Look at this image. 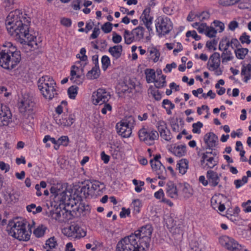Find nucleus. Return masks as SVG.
Here are the masks:
<instances>
[{
  "mask_svg": "<svg viewBox=\"0 0 251 251\" xmlns=\"http://www.w3.org/2000/svg\"><path fill=\"white\" fill-rule=\"evenodd\" d=\"M150 8H146L140 17V19L143 22L149 32L152 31L151 26L152 24V18L150 16Z\"/></svg>",
  "mask_w": 251,
  "mask_h": 251,
  "instance_id": "aec40b11",
  "label": "nucleus"
},
{
  "mask_svg": "<svg viewBox=\"0 0 251 251\" xmlns=\"http://www.w3.org/2000/svg\"><path fill=\"white\" fill-rule=\"evenodd\" d=\"M248 177L246 176H244L242 177V180L237 179L234 181V184L236 186V188H240L241 186L246 183L248 182Z\"/></svg>",
  "mask_w": 251,
  "mask_h": 251,
  "instance_id": "3c124183",
  "label": "nucleus"
},
{
  "mask_svg": "<svg viewBox=\"0 0 251 251\" xmlns=\"http://www.w3.org/2000/svg\"><path fill=\"white\" fill-rule=\"evenodd\" d=\"M78 87L76 86H72L68 89V94L70 98L75 99L77 94L78 90Z\"/></svg>",
  "mask_w": 251,
  "mask_h": 251,
  "instance_id": "c03bdc74",
  "label": "nucleus"
},
{
  "mask_svg": "<svg viewBox=\"0 0 251 251\" xmlns=\"http://www.w3.org/2000/svg\"><path fill=\"white\" fill-rule=\"evenodd\" d=\"M4 198L8 203H15L19 200V195L15 192L6 193L4 195Z\"/></svg>",
  "mask_w": 251,
  "mask_h": 251,
  "instance_id": "c85d7f7f",
  "label": "nucleus"
},
{
  "mask_svg": "<svg viewBox=\"0 0 251 251\" xmlns=\"http://www.w3.org/2000/svg\"><path fill=\"white\" fill-rule=\"evenodd\" d=\"M66 189L63 190L62 185H57L52 186L50 189L51 197L55 202H60L59 206H64L65 202L67 201L68 196L66 195Z\"/></svg>",
  "mask_w": 251,
  "mask_h": 251,
  "instance_id": "0eeeda50",
  "label": "nucleus"
},
{
  "mask_svg": "<svg viewBox=\"0 0 251 251\" xmlns=\"http://www.w3.org/2000/svg\"><path fill=\"white\" fill-rule=\"evenodd\" d=\"M176 64L175 62H173L171 64H168L166 65V67L164 69L163 71L166 72H170L172 71V68H176Z\"/></svg>",
  "mask_w": 251,
  "mask_h": 251,
  "instance_id": "338daca9",
  "label": "nucleus"
},
{
  "mask_svg": "<svg viewBox=\"0 0 251 251\" xmlns=\"http://www.w3.org/2000/svg\"><path fill=\"white\" fill-rule=\"evenodd\" d=\"M22 16L15 15L10 12L6 18L5 24L9 34L21 44H24L34 49L38 48V45L34 40L36 38L29 33L28 25L23 23L25 20Z\"/></svg>",
  "mask_w": 251,
  "mask_h": 251,
  "instance_id": "f03ea898",
  "label": "nucleus"
},
{
  "mask_svg": "<svg viewBox=\"0 0 251 251\" xmlns=\"http://www.w3.org/2000/svg\"><path fill=\"white\" fill-rule=\"evenodd\" d=\"M241 75L245 76L244 81L247 82L251 78V64L242 65Z\"/></svg>",
  "mask_w": 251,
  "mask_h": 251,
  "instance_id": "bb28decb",
  "label": "nucleus"
},
{
  "mask_svg": "<svg viewBox=\"0 0 251 251\" xmlns=\"http://www.w3.org/2000/svg\"><path fill=\"white\" fill-rule=\"evenodd\" d=\"M68 236H75V238H81L86 235V232L78 225H72L67 229Z\"/></svg>",
  "mask_w": 251,
  "mask_h": 251,
  "instance_id": "dca6fc26",
  "label": "nucleus"
},
{
  "mask_svg": "<svg viewBox=\"0 0 251 251\" xmlns=\"http://www.w3.org/2000/svg\"><path fill=\"white\" fill-rule=\"evenodd\" d=\"M217 165V161L215 160L214 157H209L206 160V163L205 164V166H207L208 168L210 169L213 168Z\"/></svg>",
  "mask_w": 251,
  "mask_h": 251,
  "instance_id": "8fccbe9b",
  "label": "nucleus"
},
{
  "mask_svg": "<svg viewBox=\"0 0 251 251\" xmlns=\"http://www.w3.org/2000/svg\"><path fill=\"white\" fill-rule=\"evenodd\" d=\"M238 26L239 24L237 21H232L229 23L228 28L230 30L234 31L236 28L238 27Z\"/></svg>",
  "mask_w": 251,
  "mask_h": 251,
  "instance_id": "e2e57ef3",
  "label": "nucleus"
},
{
  "mask_svg": "<svg viewBox=\"0 0 251 251\" xmlns=\"http://www.w3.org/2000/svg\"><path fill=\"white\" fill-rule=\"evenodd\" d=\"M124 36L125 43L126 44H130L135 41L132 31L130 32L126 29L125 30Z\"/></svg>",
  "mask_w": 251,
  "mask_h": 251,
  "instance_id": "58836bf2",
  "label": "nucleus"
},
{
  "mask_svg": "<svg viewBox=\"0 0 251 251\" xmlns=\"http://www.w3.org/2000/svg\"><path fill=\"white\" fill-rule=\"evenodd\" d=\"M116 129L118 133L124 138L129 137L132 133V128L122 122L116 125Z\"/></svg>",
  "mask_w": 251,
  "mask_h": 251,
  "instance_id": "f3484780",
  "label": "nucleus"
},
{
  "mask_svg": "<svg viewBox=\"0 0 251 251\" xmlns=\"http://www.w3.org/2000/svg\"><path fill=\"white\" fill-rule=\"evenodd\" d=\"M203 140L207 146L206 149L212 150L217 146L218 138L213 132H209L204 135Z\"/></svg>",
  "mask_w": 251,
  "mask_h": 251,
  "instance_id": "2eb2a0df",
  "label": "nucleus"
},
{
  "mask_svg": "<svg viewBox=\"0 0 251 251\" xmlns=\"http://www.w3.org/2000/svg\"><path fill=\"white\" fill-rule=\"evenodd\" d=\"M147 81L150 83L151 80H154L155 77V72L153 69H147L145 70Z\"/></svg>",
  "mask_w": 251,
  "mask_h": 251,
  "instance_id": "a19ab883",
  "label": "nucleus"
},
{
  "mask_svg": "<svg viewBox=\"0 0 251 251\" xmlns=\"http://www.w3.org/2000/svg\"><path fill=\"white\" fill-rule=\"evenodd\" d=\"M132 205L134 209V212L138 213L142 206L141 201L139 199L134 200L132 202Z\"/></svg>",
  "mask_w": 251,
  "mask_h": 251,
  "instance_id": "a18cd8bd",
  "label": "nucleus"
},
{
  "mask_svg": "<svg viewBox=\"0 0 251 251\" xmlns=\"http://www.w3.org/2000/svg\"><path fill=\"white\" fill-rule=\"evenodd\" d=\"M144 28L138 26L132 30V34L133 35L135 41H140L144 38Z\"/></svg>",
  "mask_w": 251,
  "mask_h": 251,
  "instance_id": "cd10ccee",
  "label": "nucleus"
},
{
  "mask_svg": "<svg viewBox=\"0 0 251 251\" xmlns=\"http://www.w3.org/2000/svg\"><path fill=\"white\" fill-rule=\"evenodd\" d=\"M74 209L76 211L77 214L79 213L78 216H80L81 214L84 215L90 212V206L88 204L85 205L82 202H79L78 206H76Z\"/></svg>",
  "mask_w": 251,
  "mask_h": 251,
  "instance_id": "393cba45",
  "label": "nucleus"
},
{
  "mask_svg": "<svg viewBox=\"0 0 251 251\" xmlns=\"http://www.w3.org/2000/svg\"><path fill=\"white\" fill-rule=\"evenodd\" d=\"M57 246V240L54 237H51L46 241L44 248L46 249L51 250L55 248Z\"/></svg>",
  "mask_w": 251,
  "mask_h": 251,
  "instance_id": "e433bc0d",
  "label": "nucleus"
},
{
  "mask_svg": "<svg viewBox=\"0 0 251 251\" xmlns=\"http://www.w3.org/2000/svg\"><path fill=\"white\" fill-rule=\"evenodd\" d=\"M152 170L158 175V178L160 179H165L166 177V170L165 167L162 164L161 162H153L150 160Z\"/></svg>",
  "mask_w": 251,
  "mask_h": 251,
  "instance_id": "ddd939ff",
  "label": "nucleus"
},
{
  "mask_svg": "<svg viewBox=\"0 0 251 251\" xmlns=\"http://www.w3.org/2000/svg\"><path fill=\"white\" fill-rule=\"evenodd\" d=\"M166 193L171 198L177 199L178 197V191L176 185L172 181L167 183Z\"/></svg>",
  "mask_w": 251,
  "mask_h": 251,
  "instance_id": "4be33fe9",
  "label": "nucleus"
},
{
  "mask_svg": "<svg viewBox=\"0 0 251 251\" xmlns=\"http://www.w3.org/2000/svg\"><path fill=\"white\" fill-rule=\"evenodd\" d=\"M221 64L220 55L215 52L209 57L207 62V68L209 70H214L219 68Z\"/></svg>",
  "mask_w": 251,
  "mask_h": 251,
  "instance_id": "4468645a",
  "label": "nucleus"
},
{
  "mask_svg": "<svg viewBox=\"0 0 251 251\" xmlns=\"http://www.w3.org/2000/svg\"><path fill=\"white\" fill-rule=\"evenodd\" d=\"M157 126L159 133L167 129L166 123L163 121H159L157 124Z\"/></svg>",
  "mask_w": 251,
  "mask_h": 251,
  "instance_id": "864d4df0",
  "label": "nucleus"
},
{
  "mask_svg": "<svg viewBox=\"0 0 251 251\" xmlns=\"http://www.w3.org/2000/svg\"><path fill=\"white\" fill-rule=\"evenodd\" d=\"M156 32L159 36L168 34L173 28L170 20L167 18L158 17L155 20Z\"/></svg>",
  "mask_w": 251,
  "mask_h": 251,
  "instance_id": "6e6552de",
  "label": "nucleus"
},
{
  "mask_svg": "<svg viewBox=\"0 0 251 251\" xmlns=\"http://www.w3.org/2000/svg\"><path fill=\"white\" fill-rule=\"evenodd\" d=\"M162 105L164 108L165 106H167L169 109H174L175 108V104L172 103V102L168 99L163 100Z\"/></svg>",
  "mask_w": 251,
  "mask_h": 251,
  "instance_id": "0e129e2a",
  "label": "nucleus"
},
{
  "mask_svg": "<svg viewBox=\"0 0 251 251\" xmlns=\"http://www.w3.org/2000/svg\"><path fill=\"white\" fill-rule=\"evenodd\" d=\"M102 184L98 181H85L81 187L80 192L84 198H87L89 196H93L95 194V191L100 189V186Z\"/></svg>",
  "mask_w": 251,
  "mask_h": 251,
  "instance_id": "423d86ee",
  "label": "nucleus"
},
{
  "mask_svg": "<svg viewBox=\"0 0 251 251\" xmlns=\"http://www.w3.org/2000/svg\"><path fill=\"white\" fill-rule=\"evenodd\" d=\"M26 222L16 219L9 222L7 226L8 234L20 241H27L30 239V234L26 230Z\"/></svg>",
  "mask_w": 251,
  "mask_h": 251,
  "instance_id": "20e7f679",
  "label": "nucleus"
},
{
  "mask_svg": "<svg viewBox=\"0 0 251 251\" xmlns=\"http://www.w3.org/2000/svg\"><path fill=\"white\" fill-rule=\"evenodd\" d=\"M12 117V114L5 105H0V126L8 125Z\"/></svg>",
  "mask_w": 251,
  "mask_h": 251,
  "instance_id": "f8f14e48",
  "label": "nucleus"
},
{
  "mask_svg": "<svg viewBox=\"0 0 251 251\" xmlns=\"http://www.w3.org/2000/svg\"><path fill=\"white\" fill-rule=\"evenodd\" d=\"M112 41L114 43L118 44L121 42L122 37L120 35L117 34L116 32H113Z\"/></svg>",
  "mask_w": 251,
  "mask_h": 251,
  "instance_id": "774afa93",
  "label": "nucleus"
},
{
  "mask_svg": "<svg viewBox=\"0 0 251 251\" xmlns=\"http://www.w3.org/2000/svg\"><path fill=\"white\" fill-rule=\"evenodd\" d=\"M139 137L141 141L146 144L151 145L154 140L158 138V133L155 130H148L145 128L141 129L138 132Z\"/></svg>",
  "mask_w": 251,
  "mask_h": 251,
  "instance_id": "1a4fd4ad",
  "label": "nucleus"
},
{
  "mask_svg": "<svg viewBox=\"0 0 251 251\" xmlns=\"http://www.w3.org/2000/svg\"><path fill=\"white\" fill-rule=\"evenodd\" d=\"M122 51L123 48L121 45L114 46L110 47L108 49L109 52L116 59L120 57L122 55Z\"/></svg>",
  "mask_w": 251,
  "mask_h": 251,
  "instance_id": "a878e982",
  "label": "nucleus"
},
{
  "mask_svg": "<svg viewBox=\"0 0 251 251\" xmlns=\"http://www.w3.org/2000/svg\"><path fill=\"white\" fill-rule=\"evenodd\" d=\"M206 177L208 179V183L213 187L217 186L220 181V178L218 174L211 170L208 171L206 173Z\"/></svg>",
  "mask_w": 251,
  "mask_h": 251,
  "instance_id": "412c9836",
  "label": "nucleus"
},
{
  "mask_svg": "<svg viewBox=\"0 0 251 251\" xmlns=\"http://www.w3.org/2000/svg\"><path fill=\"white\" fill-rule=\"evenodd\" d=\"M153 228L151 225L142 226L134 233L122 238L116 251H146L149 249Z\"/></svg>",
  "mask_w": 251,
  "mask_h": 251,
  "instance_id": "f257e3e1",
  "label": "nucleus"
},
{
  "mask_svg": "<svg viewBox=\"0 0 251 251\" xmlns=\"http://www.w3.org/2000/svg\"><path fill=\"white\" fill-rule=\"evenodd\" d=\"M100 72L99 66H94L87 73L86 77L90 79H96L99 77Z\"/></svg>",
  "mask_w": 251,
  "mask_h": 251,
  "instance_id": "72a5a7b5",
  "label": "nucleus"
},
{
  "mask_svg": "<svg viewBox=\"0 0 251 251\" xmlns=\"http://www.w3.org/2000/svg\"><path fill=\"white\" fill-rule=\"evenodd\" d=\"M75 118L74 115H69V117H63L61 119H59L57 123L63 126H70L75 122Z\"/></svg>",
  "mask_w": 251,
  "mask_h": 251,
  "instance_id": "b1692460",
  "label": "nucleus"
},
{
  "mask_svg": "<svg viewBox=\"0 0 251 251\" xmlns=\"http://www.w3.org/2000/svg\"><path fill=\"white\" fill-rule=\"evenodd\" d=\"M149 52L151 57L152 58L153 62H157L160 56V52L157 50V49L155 48H151L149 50Z\"/></svg>",
  "mask_w": 251,
  "mask_h": 251,
  "instance_id": "79ce46f5",
  "label": "nucleus"
},
{
  "mask_svg": "<svg viewBox=\"0 0 251 251\" xmlns=\"http://www.w3.org/2000/svg\"><path fill=\"white\" fill-rule=\"evenodd\" d=\"M32 123L28 122L27 119H25L23 122L22 127L24 129L28 131L32 129Z\"/></svg>",
  "mask_w": 251,
  "mask_h": 251,
  "instance_id": "bf43d9fd",
  "label": "nucleus"
},
{
  "mask_svg": "<svg viewBox=\"0 0 251 251\" xmlns=\"http://www.w3.org/2000/svg\"><path fill=\"white\" fill-rule=\"evenodd\" d=\"M249 50L247 48L240 47L234 50L236 57L239 59H244L248 54Z\"/></svg>",
  "mask_w": 251,
  "mask_h": 251,
  "instance_id": "f704fd0d",
  "label": "nucleus"
},
{
  "mask_svg": "<svg viewBox=\"0 0 251 251\" xmlns=\"http://www.w3.org/2000/svg\"><path fill=\"white\" fill-rule=\"evenodd\" d=\"M221 2L220 4L224 5H233L234 4H236L237 3L241 2H243V0H226L225 1L223 2L222 0H220Z\"/></svg>",
  "mask_w": 251,
  "mask_h": 251,
  "instance_id": "4d7b16f0",
  "label": "nucleus"
},
{
  "mask_svg": "<svg viewBox=\"0 0 251 251\" xmlns=\"http://www.w3.org/2000/svg\"><path fill=\"white\" fill-rule=\"evenodd\" d=\"M62 222H67L74 218L78 216V214L74 209L71 210V208H68L65 206H62Z\"/></svg>",
  "mask_w": 251,
  "mask_h": 251,
  "instance_id": "a211bd4d",
  "label": "nucleus"
},
{
  "mask_svg": "<svg viewBox=\"0 0 251 251\" xmlns=\"http://www.w3.org/2000/svg\"><path fill=\"white\" fill-rule=\"evenodd\" d=\"M202 126L203 124L200 122H198L196 123H194L192 125L193 132L194 133H200L201 132L200 129L202 127Z\"/></svg>",
  "mask_w": 251,
  "mask_h": 251,
  "instance_id": "603ef678",
  "label": "nucleus"
},
{
  "mask_svg": "<svg viewBox=\"0 0 251 251\" xmlns=\"http://www.w3.org/2000/svg\"><path fill=\"white\" fill-rule=\"evenodd\" d=\"M46 229V226L41 225L34 230L33 234L36 237H41L45 234Z\"/></svg>",
  "mask_w": 251,
  "mask_h": 251,
  "instance_id": "ea45409f",
  "label": "nucleus"
},
{
  "mask_svg": "<svg viewBox=\"0 0 251 251\" xmlns=\"http://www.w3.org/2000/svg\"><path fill=\"white\" fill-rule=\"evenodd\" d=\"M221 57L223 63L230 61L233 58L231 51L228 49H226V48L223 49V52L222 53Z\"/></svg>",
  "mask_w": 251,
  "mask_h": 251,
  "instance_id": "c9c22d12",
  "label": "nucleus"
},
{
  "mask_svg": "<svg viewBox=\"0 0 251 251\" xmlns=\"http://www.w3.org/2000/svg\"><path fill=\"white\" fill-rule=\"evenodd\" d=\"M9 48L0 50V66L6 69H13L21 61L20 51L10 43H8Z\"/></svg>",
  "mask_w": 251,
  "mask_h": 251,
  "instance_id": "7ed1b4c3",
  "label": "nucleus"
},
{
  "mask_svg": "<svg viewBox=\"0 0 251 251\" xmlns=\"http://www.w3.org/2000/svg\"><path fill=\"white\" fill-rule=\"evenodd\" d=\"M34 103L28 100H25L22 101L20 106V110L21 112L26 111H31L34 107Z\"/></svg>",
  "mask_w": 251,
  "mask_h": 251,
  "instance_id": "2f4dec72",
  "label": "nucleus"
},
{
  "mask_svg": "<svg viewBox=\"0 0 251 251\" xmlns=\"http://www.w3.org/2000/svg\"><path fill=\"white\" fill-rule=\"evenodd\" d=\"M112 24L109 22L105 23L102 26L101 29L105 33H109L112 30Z\"/></svg>",
  "mask_w": 251,
  "mask_h": 251,
  "instance_id": "6e6d98bb",
  "label": "nucleus"
},
{
  "mask_svg": "<svg viewBox=\"0 0 251 251\" xmlns=\"http://www.w3.org/2000/svg\"><path fill=\"white\" fill-rule=\"evenodd\" d=\"M217 30L212 26H208L206 28L205 34L209 38H213L216 36Z\"/></svg>",
  "mask_w": 251,
  "mask_h": 251,
  "instance_id": "49530a36",
  "label": "nucleus"
},
{
  "mask_svg": "<svg viewBox=\"0 0 251 251\" xmlns=\"http://www.w3.org/2000/svg\"><path fill=\"white\" fill-rule=\"evenodd\" d=\"M177 168H178L180 173L182 175L185 174L188 168V161L186 159L180 160L177 164Z\"/></svg>",
  "mask_w": 251,
  "mask_h": 251,
  "instance_id": "473e14b6",
  "label": "nucleus"
},
{
  "mask_svg": "<svg viewBox=\"0 0 251 251\" xmlns=\"http://www.w3.org/2000/svg\"><path fill=\"white\" fill-rule=\"evenodd\" d=\"M121 122L124 123L125 125H126L129 127H131V128H132V127L134 126V125H135V121L134 118L132 116H130L126 117L125 119H124Z\"/></svg>",
  "mask_w": 251,
  "mask_h": 251,
  "instance_id": "37998d69",
  "label": "nucleus"
},
{
  "mask_svg": "<svg viewBox=\"0 0 251 251\" xmlns=\"http://www.w3.org/2000/svg\"><path fill=\"white\" fill-rule=\"evenodd\" d=\"M59 207V208H56L54 211H50V216L52 219L58 221L60 222H62V206L60 205Z\"/></svg>",
  "mask_w": 251,
  "mask_h": 251,
  "instance_id": "7c9ffc66",
  "label": "nucleus"
},
{
  "mask_svg": "<svg viewBox=\"0 0 251 251\" xmlns=\"http://www.w3.org/2000/svg\"><path fill=\"white\" fill-rule=\"evenodd\" d=\"M160 136L166 141H169L171 139V132L169 130L166 129L164 131L160 132Z\"/></svg>",
  "mask_w": 251,
  "mask_h": 251,
  "instance_id": "5fc2aeb1",
  "label": "nucleus"
},
{
  "mask_svg": "<svg viewBox=\"0 0 251 251\" xmlns=\"http://www.w3.org/2000/svg\"><path fill=\"white\" fill-rule=\"evenodd\" d=\"M220 244L226 249L232 251H240L242 249L241 245L239 244L233 238L227 236H223L219 238Z\"/></svg>",
  "mask_w": 251,
  "mask_h": 251,
  "instance_id": "9b49d317",
  "label": "nucleus"
},
{
  "mask_svg": "<svg viewBox=\"0 0 251 251\" xmlns=\"http://www.w3.org/2000/svg\"><path fill=\"white\" fill-rule=\"evenodd\" d=\"M186 147L185 145H178L174 147H171L170 151L176 156L180 157L185 155L186 152Z\"/></svg>",
  "mask_w": 251,
  "mask_h": 251,
  "instance_id": "5701e85b",
  "label": "nucleus"
},
{
  "mask_svg": "<svg viewBox=\"0 0 251 251\" xmlns=\"http://www.w3.org/2000/svg\"><path fill=\"white\" fill-rule=\"evenodd\" d=\"M166 76L162 75L159 79H154L153 82L155 83V86L157 88L164 87L166 85Z\"/></svg>",
  "mask_w": 251,
  "mask_h": 251,
  "instance_id": "4c0bfd02",
  "label": "nucleus"
},
{
  "mask_svg": "<svg viewBox=\"0 0 251 251\" xmlns=\"http://www.w3.org/2000/svg\"><path fill=\"white\" fill-rule=\"evenodd\" d=\"M80 54L82 55L80 56L79 54H77L76 57L79 58L80 60L85 61L87 60V56L85 55L86 50L85 48H81L80 51Z\"/></svg>",
  "mask_w": 251,
  "mask_h": 251,
  "instance_id": "680f3d73",
  "label": "nucleus"
},
{
  "mask_svg": "<svg viewBox=\"0 0 251 251\" xmlns=\"http://www.w3.org/2000/svg\"><path fill=\"white\" fill-rule=\"evenodd\" d=\"M130 213V210L129 208L126 209L125 207L122 208V211L120 213V216L121 218H125L127 215L129 216Z\"/></svg>",
  "mask_w": 251,
  "mask_h": 251,
  "instance_id": "69168bd1",
  "label": "nucleus"
},
{
  "mask_svg": "<svg viewBox=\"0 0 251 251\" xmlns=\"http://www.w3.org/2000/svg\"><path fill=\"white\" fill-rule=\"evenodd\" d=\"M82 195L78 198V200L75 199V198H70L69 197L68 198L67 201L65 202V205L64 206L72 209H75L76 206H78L79 204L78 201L81 200V197H82Z\"/></svg>",
  "mask_w": 251,
  "mask_h": 251,
  "instance_id": "c756f323",
  "label": "nucleus"
},
{
  "mask_svg": "<svg viewBox=\"0 0 251 251\" xmlns=\"http://www.w3.org/2000/svg\"><path fill=\"white\" fill-rule=\"evenodd\" d=\"M38 87L44 98L52 100L57 95L56 84L52 78L48 75L43 76L38 81Z\"/></svg>",
  "mask_w": 251,
  "mask_h": 251,
  "instance_id": "39448f33",
  "label": "nucleus"
},
{
  "mask_svg": "<svg viewBox=\"0 0 251 251\" xmlns=\"http://www.w3.org/2000/svg\"><path fill=\"white\" fill-rule=\"evenodd\" d=\"M186 36L187 37H189L190 36H192L196 41H199V40H200L201 39V36L198 35L197 34L196 31H195V30H193V31H187L186 34Z\"/></svg>",
  "mask_w": 251,
  "mask_h": 251,
  "instance_id": "13d9d810",
  "label": "nucleus"
},
{
  "mask_svg": "<svg viewBox=\"0 0 251 251\" xmlns=\"http://www.w3.org/2000/svg\"><path fill=\"white\" fill-rule=\"evenodd\" d=\"M92 102L95 105H101L106 103L111 98L109 93L105 89L100 88L92 95Z\"/></svg>",
  "mask_w": 251,
  "mask_h": 251,
  "instance_id": "9d476101",
  "label": "nucleus"
},
{
  "mask_svg": "<svg viewBox=\"0 0 251 251\" xmlns=\"http://www.w3.org/2000/svg\"><path fill=\"white\" fill-rule=\"evenodd\" d=\"M78 70L79 68L75 65L71 67L70 80L73 83L79 85L82 83L83 79L82 76L77 73Z\"/></svg>",
  "mask_w": 251,
  "mask_h": 251,
  "instance_id": "6ab92c4d",
  "label": "nucleus"
},
{
  "mask_svg": "<svg viewBox=\"0 0 251 251\" xmlns=\"http://www.w3.org/2000/svg\"><path fill=\"white\" fill-rule=\"evenodd\" d=\"M250 36L248 35L246 32H244L240 36L239 38V40L241 42L242 44H250L251 42V40L250 39Z\"/></svg>",
  "mask_w": 251,
  "mask_h": 251,
  "instance_id": "09e8293b",
  "label": "nucleus"
},
{
  "mask_svg": "<svg viewBox=\"0 0 251 251\" xmlns=\"http://www.w3.org/2000/svg\"><path fill=\"white\" fill-rule=\"evenodd\" d=\"M218 42L215 39H213L211 41H208L206 44V47L209 49L211 50L213 49L214 50H216V48L214 47L217 44Z\"/></svg>",
  "mask_w": 251,
  "mask_h": 251,
  "instance_id": "052dcab7",
  "label": "nucleus"
},
{
  "mask_svg": "<svg viewBox=\"0 0 251 251\" xmlns=\"http://www.w3.org/2000/svg\"><path fill=\"white\" fill-rule=\"evenodd\" d=\"M102 68L103 71H106L110 64V60L109 58L106 56L104 55L101 58Z\"/></svg>",
  "mask_w": 251,
  "mask_h": 251,
  "instance_id": "de8ad7c7",
  "label": "nucleus"
}]
</instances>
